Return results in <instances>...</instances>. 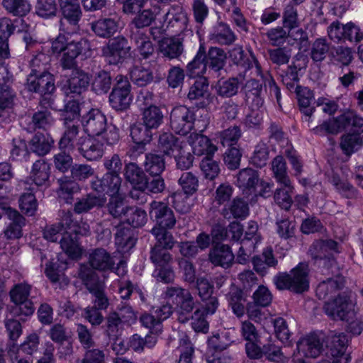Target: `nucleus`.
<instances>
[{
  "label": "nucleus",
  "instance_id": "3c124183",
  "mask_svg": "<svg viewBox=\"0 0 363 363\" xmlns=\"http://www.w3.org/2000/svg\"><path fill=\"white\" fill-rule=\"evenodd\" d=\"M229 57L234 65L243 69L238 74L240 79H245L246 72L250 69V56L245 52L242 47L236 45L230 50Z\"/></svg>",
  "mask_w": 363,
  "mask_h": 363
},
{
  "label": "nucleus",
  "instance_id": "79ce46f5",
  "mask_svg": "<svg viewBox=\"0 0 363 363\" xmlns=\"http://www.w3.org/2000/svg\"><path fill=\"white\" fill-rule=\"evenodd\" d=\"M245 101L248 104L253 107L259 108L264 104V99L262 97V85L259 81L251 79L245 84Z\"/></svg>",
  "mask_w": 363,
  "mask_h": 363
},
{
  "label": "nucleus",
  "instance_id": "4be33fe9",
  "mask_svg": "<svg viewBox=\"0 0 363 363\" xmlns=\"http://www.w3.org/2000/svg\"><path fill=\"white\" fill-rule=\"evenodd\" d=\"M208 82L206 78L200 77L190 86L187 97L190 101L201 100L197 106L206 108L214 99L208 91Z\"/></svg>",
  "mask_w": 363,
  "mask_h": 363
},
{
  "label": "nucleus",
  "instance_id": "09e8293b",
  "mask_svg": "<svg viewBox=\"0 0 363 363\" xmlns=\"http://www.w3.org/2000/svg\"><path fill=\"white\" fill-rule=\"evenodd\" d=\"M57 182L60 186L57 190L59 198L67 203H71L74 200V194L80 191L79 184L67 177L59 179Z\"/></svg>",
  "mask_w": 363,
  "mask_h": 363
},
{
  "label": "nucleus",
  "instance_id": "37998d69",
  "mask_svg": "<svg viewBox=\"0 0 363 363\" xmlns=\"http://www.w3.org/2000/svg\"><path fill=\"white\" fill-rule=\"evenodd\" d=\"M130 38L136 46V50L142 59L146 60L153 55L155 47L146 33L135 31L130 34Z\"/></svg>",
  "mask_w": 363,
  "mask_h": 363
},
{
  "label": "nucleus",
  "instance_id": "f8f14e48",
  "mask_svg": "<svg viewBox=\"0 0 363 363\" xmlns=\"http://www.w3.org/2000/svg\"><path fill=\"white\" fill-rule=\"evenodd\" d=\"M82 123L88 136L100 135L108 125L106 116L97 108H92L85 114Z\"/></svg>",
  "mask_w": 363,
  "mask_h": 363
},
{
  "label": "nucleus",
  "instance_id": "c85d7f7f",
  "mask_svg": "<svg viewBox=\"0 0 363 363\" xmlns=\"http://www.w3.org/2000/svg\"><path fill=\"white\" fill-rule=\"evenodd\" d=\"M208 259L215 266H220L227 269L233 263L235 256L228 245L218 244L209 251Z\"/></svg>",
  "mask_w": 363,
  "mask_h": 363
},
{
  "label": "nucleus",
  "instance_id": "b1692460",
  "mask_svg": "<svg viewBox=\"0 0 363 363\" xmlns=\"http://www.w3.org/2000/svg\"><path fill=\"white\" fill-rule=\"evenodd\" d=\"M298 353L306 357L316 358L323 351V344L319 335L311 333L300 339L296 344Z\"/></svg>",
  "mask_w": 363,
  "mask_h": 363
},
{
  "label": "nucleus",
  "instance_id": "0e129e2a",
  "mask_svg": "<svg viewBox=\"0 0 363 363\" xmlns=\"http://www.w3.org/2000/svg\"><path fill=\"white\" fill-rule=\"evenodd\" d=\"M234 340L229 331H223L213 335L208 340L209 347L215 351H223L227 349Z\"/></svg>",
  "mask_w": 363,
  "mask_h": 363
},
{
  "label": "nucleus",
  "instance_id": "4c0bfd02",
  "mask_svg": "<svg viewBox=\"0 0 363 363\" xmlns=\"http://www.w3.org/2000/svg\"><path fill=\"white\" fill-rule=\"evenodd\" d=\"M50 176V165L44 159L36 160L33 166L30 178L37 186H48Z\"/></svg>",
  "mask_w": 363,
  "mask_h": 363
},
{
  "label": "nucleus",
  "instance_id": "e2e57ef3",
  "mask_svg": "<svg viewBox=\"0 0 363 363\" xmlns=\"http://www.w3.org/2000/svg\"><path fill=\"white\" fill-rule=\"evenodd\" d=\"M6 332L9 337V344L15 347L16 342L23 333V328L20 320L15 318H6L4 320Z\"/></svg>",
  "mask_w": 363,
  "mask_h": 363
},
{
  "label": "nucleus",
  "instance_id": "a878e982",
  "mask_svg": "<svg viewBox=\"0 0 363 363\" xmlns=\"http://www.w3.org/2000/svg\"><path fill=\"white\" fill-rule=\"evenodd\" d=\"M250 213L248 202L242 198L235 197L220 210V215L227 220L245 219Z\"/></svg>",
  "mask_w": 363,
  "mask_h": 363
},
{
  "label": "nucleus",
  "instance_id": "6ab92c4d",
  "mask_svg": "<svg viewBox=\"0 0 363 363\" xmlns=\"http://www.w3.org/2000/svg\"><path fill=\"white\" fill-rule=\"evenodd\" d=\"M23 19H16L13 22L9 18H0V60L10 57L9 38L14 33L19 23L23 24Z\"/></svg>",
  "mask_w": 363,
  "mask_h": 363
},
{
  "label": "nucleus",
  "instance_id": "a18cd8bd",
  "mask_svg": "<svg viewBox=\"0 0 363 363\" xmlns=\"http://www.w3.org/2000/svg\"><path fill=\"white\" fill-rule=\"evenodd\" d=\"M281 186L277 188L274 193V199L275 203L282 209L289 211L293 204L294 187L291 182L288 183H279Z\"/></svg>",
  "mask_w": 363,
  "mask_h": 363
},
{
  "label": "nucleus",
  "instance_id": "680f3d73",
  "mask_svg": "<svg viewBox=\"0 0 363 363\" xmlns=\"http://www.w3.org/2000/svg\"><path fill=\"white\" fill-rule=\"evenodd\" d=\"M129 74L131 81L138 86H145L153 81L152 71L140 65H134Z\"/></svg>",
  "mask_w": 363,
  "mask_h": 363
},
{
  "label": "nucleus",
  "instance_id": "0eeeda50",
  "mask_svg": "<svg viewBox=\"0 0 363 363\" xmlns=\"http://www.w3.org/2000/svg\"><path fill=\"white\" fill-rule=\"evenodd\" d=\"M108 99L111 106L117 111H123L130 107L131 85L127 77L122 74L116 76Z\"/></svg>",
  "mask_w": 363,
  "mask_h": 363
},
{
  "label": "nucleus",
  "instance_id": "bf43d9fd",
  "mask_svg": "<svg viewBox=\"0 0 363 363\" xmlns=\"http://www.w3.org/2000/svg\"><path fill=\"white\" fill-rule=\"evenodd\" d=\"M287 165L285 159L281 155L276 156L271 162V170L276 182L279 183H288L291 182L287 171Z\"/></svg>",
  "mask_w": 363,
  "mask_h": 363
},
{
  "label": "nucleus",
  "instance_id": "c03bdc74",
  "mask_svg": "<svg viewBox=\"0 0 363 363\" xmlns=\"http://www.w3.org/2000/svg\"><path fill=\"white\" fill-rule=\"evenodd\" d=\"M79 235L65 231L60 241L62 250L72 259L80 257L82 255V248L77 237Z\"/></svg>",
  "mask_w": 363,
  "mask_h": 363
},
{
  "label": "nucleus",
  "instance_id": "ddd939ff",
  "mask_svg": "<svg viewBox=\"0 0 363 363\" xmlns=\"http://www.w3.org/2000/svg\"><path fill=\"white\" fill-rule=\"evenodd\" d=\"M89 42L85 38L69 42L67 50L62 52L60 63L63 69H75L77 67V57L89 48Z\"/></svg>",
  "mask_w": 363,
  "mask_h": 363
},
{
  "label": "nucleus",
  "instance_id": "ea45409f",
  "mask_svg": "<svg viewBox=\"0 0 363 363\" xmlns=\"http://www.w3.org/2000/svg\"><path fill=\"white\" fill-rule=\"evenodd\" d=\"M183 40L181 35L163 39L160 45L161 53L170 60L178 58L184 52Z\"/></svg>",
  "mask_w": 363,
  "mask_h": 363
},
{
  "label": "nucleus",
  "instance_id": "7c9ffc66",
  "mask_svg": "<svg viewBox=\"0 0 363 363\" xmlns=\"http://www.w3.org/2000/svg\"><path fill=\"white\" fill-rule=\"evenodd\" d=\"M295 93L300 111L304 115L303 120L308 123V126L310 127L311 117L315 110V108L311 106L312 102L314 101L313 92L307 87L296 86Z\"/></svg>",
  "mask_w": 363,
  "mask_h": 363
},
{
  "label": "nucleus",
  "instance_id": "39448f33",
  "mask_svg": "<svg viewBox=\"0 0 363 363\" xmlns=\"http://www.w3.org/2000/svg\"><path fill=\"white\" fill-rule=\"evenodd\" d=\"M79 277L93 296V306L100 310L107 309L109 300L105 294L104 286L99 281L96 273L87 266L82 265L79 271Z\"/></svg>",
  "mask_w": 363,
  "mask_h": 363
},
{
  "label": "nucleus",
  "instance_id": "c756f323",
  "mask_svg": "<svg viewBox=\"0 0 363 363\" xmlns=\"http://www.w3.org/2000/svg\"><path fill=\"white\" fill-rule=\"evenodd\" d=\"M260 182L258 172L252 168L242 169L238 174V186L247 194H257L256 186Z\"/></svg>",
  "mask_w": 363,
  "mask_h": 363
},
{
  "label": "nucleus",
  "instance_id": "2eb2a0df",
  "mask_svg": "<svg viewBox=\"0 0 363 363\" xmlns=\"http://www.w3.org/2000/svg\"><path fill=\"white\" fill-rule=\"evenodd\" d=\"M104 145L94 136L80 138L78 143V151L88 161H97L104 154Z\"/></svg>",
  "mask_w": 363,
  "mask_h": 363
},
{
  "label": "nucleus",
  "instance_id": "393cba45",
  "mask_svg": "<svg viewBox=\"0 0 363 363\" xmlns=\"http://www.w3.org/2000/svg\"><path fill=\"white\" fill-rule=\"evenodd\" d=\"M89 84V74L82 69H75L64 86L65 92L67 96L71 94L79 95L88 89Z\"/></svg>",
  "mask_w": 363,
  "mask_h": 363
},
{
  "label": "nucleus",
  "instance_id": "9b49d317",
  "mask_svg": "<svg viewBox=\"0 0 363 363\" xmlns=\"http://www.w3.org/2000/svg\"><path fill=\"white\" fill-rule=\"evenodd\" d=\"M26 88L30 92L38 93L47 100V95L55 90L54 76L50 73L39 74H29L27 78Z\"/></svg>",
  "mask_w": 363,
  "mask_h": 363
},
{
  "label": "nucleus",
  "instance_id": "f03ea898",
  "mask_svg": "<svg viewBox=\"0 0 363 363\" xmlns=\"http://www.w3.org/2000/svg\"><path fill=\"white\" fill-rule=\"evenodd\" d=\"M273 282L279 290H289L295 294H302L309 289L308 268L304 263H299L289 273L279 272Z\"/></svg>",
  "mask_w": 363,
  "mask_h": 363
},
{
  "label": "nucleus",
  "instance_id": "a211bd4d",
  "mask_svg": "<svg viewBox=\"0 0 363 363\" xmlns=\"http://www.w3.org/2000/svg\"><path fill=\"white\" fill-rule=\"evenodd\" d=\"M121 182V178L119 175L106 173L102 178H96L92 181L91 186L94 191L111 196L118 194Z\"/></svg>",
  "mask_w": 363,
  "mask_h": 363
},
{
  "label": "nucleus",
  "instance_id": "6e6552de",
  "mask_svg": "<svg viewBox=\"0 0 363 363\" xmlns=\"http://www.w3.org/2000/svg\"><path fill=\"white\" fill-rule=\"evenodd\" d=\"M130 52L131 46L128 39L122 35L110 39L101 48V55L109 65H112L122 64L130 57Z\"/></svg>",
  "mask_w": 363,
  "mask_h": 363
},
{
  "label": "nucleus",
  "instance_id": "473e14b6",
  "mask_svg": "<svg viewBox=\"0 0 363 363\" xmlns=\"http://www.w3.org/2000/svg\"><path fill=\"white\" fill-rule=\"evenodd\" d=\"M205 62L208 69L218 74L225 67L227 54L225 50L217 46H211L206 50L205 46Z\"/></svg>",
  "mask_w": 363,
  "mask_h": 363
},
{
  "label": "nucleus",
  "instance_id": "69168bd1",
  "mask_svg": "<svg viewBox=\"0 0 363 363\" xmlns=\"http://www.w3.org/2000/svg\"><path fill=\"white\" fill-rule=\"evenodd\" d=\"M108 213L114 218H121L128 213L129 206L125 205L123 200L115 195L111 196L106 205Z\"/></svg>",
  "mask_w": 363,
  "mask_h": 363
},
{
  "label": "nucleus",
  "instance_id": "72a5a7b5",
  "mask_svg": "<svg viewBox=\"0 0 363 363\" xmlns=\"http://www.w3.org/2000/svg\"><path fill=\"white\" fill-rule=\"evenodd\" d=\"M188 141L194 155L199 156L203 155H206V156L213 155L218 149L208 137L196 132L190 134Z\"/></svg>",
  "mask_w": 363,
  "mask_h": 363
},
{
  "label": "nucleus",
  "instance_id": "338daca9",
  "mask_svg": "<svg viewBox=\"0 0 363 363\" xmlns=\"http://www.w3.org/2000/svg\"><path fill=\"white\" fill-rule=\"evenodd\" d=\"M269 150L267 145L264 142L258 143L255 147L250 162L255 167L262 168L264 167L269 160Z\"/></svg>",
  "mask_w": 363,
  "mask_h": 363
},
{
  "label": "nucleus",
  "instance_id": "5701e85b",
  "mask_svg": "<svg viewBox=\"0 0 363 363\" xmlns=\"http://www.w3.org/2000/svg\"><path fill=\"white\" fill-rule=\"evenodd\" d=\"M334 277L321 281L316 287L315 293L319 299H325L341 289L345 284L344 277L339 274V267L331 269Z\"/></svg>",
  "mask_w": 363,
  "mask_h": 363
},
{
  "label": "nucleus",
  "instance_id": "4d7b16f0",
  "mask_svg": "<svg viewBox=\"0 0 363 363\" xmlns=\"http://www.w3.org/2000/svg\"><path fill=\"white\" fill-rule=\"evenodd\" d=\"M145 172L152 176H160L165 169L163 156L155 153H147L143 163Z\"/></svg>",
  "mask_w": 363,
  "mask_h": 363
},
{
  "label": "nucleus",
  "instance_id": "7ed1b4c3",
  "mask_svg": "<svg viewBox=\"0 0 363 363\" xmlns=\"http://www.w3.org/2000/svg\"><path fill=\"white\" fill-rule=\"evenodd\" d=\"M347 128H351L354 133H363V118L354 111H347L313 128L312 132L315 135H324L337 134Z\"/></svg>",
  "mask_w": 363,
  "mask_h": 363
},
{
  "label": "nucleus",
  "instance_id": "f704fd0d",
  "mask_svg": "<svg viewBox=\"0 0 363 363\" xmlns=\"http://www.w3.org/2000/svg\"><path fill=\"white\" fill-rule=\"evenodd\" d=\"M60 221L57 225L62 231L67 230L74 234L87 235L89 233V226L85 223H79L72 218V213L70 211H60L59 213Z\"/></svg>",
  "mask_w": 363,
  "mask_h": 363
},
{
  "label": "nucleus",
  "instance_id": "052dcab7",
  "mask_svg": "<svg viewBox=\"0 0 363 363\" xmlns=\"http://www.w3.org/2000/svg\"><path fill=\"white\" fill-rule=\"evenodd\" d=\"M1 4L8 13L15 16H25L31 9L28 0H2Z\"/></svg>",
  "mask_w": 363,
  "mask_h": 363
},
{
  "label": "nucleus",
  "instance_id": "4468645a",
  "mask_svg": "<svg viewBox=\"0 0 363 363\" xmlns=\"http://www.w3.org/2000/svg\"><path fill=\"white\" fill-rule=\"evenodd\" d=\"M13 75L4 66H0V108H10L13 106L16 93L11 86Z\"/></svg>",
  "mask_w": 363,
  "mask_h": 363
},
{
  "label": "nucleus",
  "instance_id": "1a4fd4ad",
  "mask_svg": "<svg viewBox=\"0 0 363 363\" xmlns=\"http://www.w3.org/2000/svg\"><path fill=\"white\" fill-rule=\"evenodd\" d=\"M194 111L186 106L174 107L170 113V126L177 134L187 135L194 128Z\"/></svg>",
  "mask_w": 363,
  "mask_h": 363
},
{
  "label": "nucleus",
  "instance_id": "8fccbe9b",
  "mask_svg": "<svg viewBox=\"0 0 363 363\" xmlns=\"http://www.w3.org/2000/svg\"><path fill=\"white\" fill-rule=\"evenodd\" d=\"M118 24L114 18L99 19L91 24L94 33L101 38H109L118 30Z\"/></svg>",
  "mask_w": 363,
  "mask_h": 363
},
{
  "label": "nucleus",
  "instance_id": "5fc2aeb1",
  "mask_svg": "<svg viewBox=\"0 0 363 363\" xmlns=\"http://www.w3.org/2000/svg\"><path fill=\"white\" fill-rule=\"evenodd\" d=\"M142 111L143 124L151 129H157L163 123L164 114L157 106H150Z\"/></svg>",
  "mask_w": 363,
  "mask_h": 363
},
{
  "label": "nucleus",
  "instance_id": "49530a36",
  "mask_svg": "<svg viewBox=\"0 0 363 363\" xmlns=\"http://www.w3.org/2000/svg\"><path fill=\"white\" fill-rule=\"evenodd\" d=\"M158 149L167 156H174L182 147L179 139L171 133H163L159 136Z\"/></svg>",
  "mask_w": 363,
  "mask_h": 363
},
{
  "label": "nucleus",
  "instance_id": "774afa93",
  "mask_svg": "<svg viewBox=\"0 0 363 363\" xmlns=\"http://www.w3.org/2000/svg\"><path fill=\"white\" fill-rule=\"evenodd\" d=\"M178 183L184 193L187 196L193 195L198 190V178L191 172H183L179 179Z\"/></svg>",
  "mask_w": 363,
  "mask_h": 363
},
{
  "label": "nucleus",
  "instance_id": "bb28decb",
  "mask_svg": "<svg viewBox=\"0 0 363 363\" xmlns=\"http://www.w3.org/2000/svg\"><path fill=\"white\" fill-rule=\"evenodd\" d=\"M89 263L94 269L106 272L113 269L115 261L111 254L105 249L99 247L93 250L89 255Z\"/></svg>",
  "mask_w": 363,
  "mask_h": 363
},
{
  "label": "nucleus",
  "instance_id": "aec40b11",
  "mask_svg": "<svg viewBox=\"0 0 363 363\" xmlns=\"http://www.w3.org/2000/svg\"><path fill=\"white\" fill-rule=\"evenodd\" d=\"M63 124L65 130L59 142L60 149L69 152L73 151L76 147L78 149V143L81 138L79 136V122L67 120V121H64Z\"/></svg>",
  "mask_w": 363,
  "mask_h": 363
},
{
  "label": "nucleus",
  "instance_id": "f257e3e1",
  "mask_svg": "<svg viewBox=\"0 0 363 363\" xmlns=\"http://www.w3.org/2000/svg\"><path fill=\"white\" fill-rule=\"evenodd\" d=\"M149 216L155 223L151 233L157 241L163 243L166 247L172 248L175 241L169 230L174 228L177 223L173 210L167 203L153 201L150 204Z\"/></svg>",
  "mask_w": 363,
  "mask_h": 363
},
{
  "label": "nucleus",
  "instance_id": "864d4df0",
  "mask_svg": "<svg viewBox=\"0 0 363 363\" xmlns=\"http://www.w3.org/2000/svg\"><path fill=\"white\" fill-rule=\"evenodd\" d=\"M54 143L53 139L48 134L36 133L30 141V147L33 152L39 156L47 155Z\"/></svg>",
  "mask_w": 363,
  "mask_h": 363
},
{
  "label": "nucleus",
  "instance_id": "cd10ccee",
  "mask_svg": "<svg viewBox=\"0 0 363 363\" xmlns=\"http://www.w3.org/2000/svg\"><path fill=\"white\" fill-rule=\"evenodd\" d=\"M160 11V7L156 5L151 9L140 10L129 24L130 33H133L135 31L145 33L143 29L149 27L155 21Z\"/></svg>",
  "mask_w": 363,
  "mask_h": 363
},
{
  "label": "nucleus",
  "instance_id": "412c9836",
  "mask_svg": "<svg viewBox=\"0 0 363 363\" xmlns=\"http://www.w3.org/2000/svg\"><path fill=\"white\" fill-rule=\"evenodd\" d=\"M55 119L51 112L46 108L35 111L28 122L25 121L21 125L29 133L37 130H48L54 124Z\"/></svg>",
  "mask_w": 363,
  "mask_h": 363
},
{
  "label": "nucleus",
  "instance_id": "6e6d98bb",
  "mask_svg": "<svg viewBox=\"0 0 363 363\" xmlns=\"http://www.w3.org/2000/svg\"><path fill=\"white\" fill-rule=\"evenodd\" d=\"M112 85L111 73L106 70H100L94 74L91 83V89L96 94H104L108 92Z\"/></svg>",
  "mask_w": 363,
  "mask_h": 363
},
{
  "label": "nucleus",
  "instance_id": "e433bc0d",
  "mask_svg": "<svg viewBox=\"0 0 363 363\" xmlns=\"http://www.w3.org/2000/svg\"><path fill=\"white\" fill-rule=\"evenodd\" d=\"M208 38L213 43L221 45H232L237 39L230 26L223 22L218 23L209 33Z\"/></svg>",
  "mask_w": 363,
  "mask_h": 363
},
{
  "label": "nucleus",
  "instance_id": "a19ab883",
  "mask_svg": "<svg viewBox=\"0 0 363 363\" xmlns=\"http://www.w3.org/2000/svg\"><path fill=\"white\" fill-rule=\"evenodd\" d=\"M252 262L254 269L262 276L267 273L269 267H274L278 264L271 247L264 248L262 255L254 256Z\"/></svg>",
  "mask_w": 363,
  "mask_h": 363
},
{
  "label": "nucleus",
  "instance_id": "dca6fc26",
  "mask_svg": "<svg viewBox=\"0 0 363 363\" xmlns=\"http://www.w3.org/2000/svg\"><path fill=\"white\" fill-rule=\"evenodd\" d=\"M323 308L325 313L334 320L348 321L352 313L350 299L346 296L339 295L335 299L325 302Z\"/></svg>",
  "mask_w": 363,
  "mask_h": 363
},
{
  "label": "nucleus",
  "instance_id": "c9c22d12",
  "mask_svg": "<svg viewBox=\"0 0 363 363\" xmlns=\"http://www.w3.org/2000/svg\"><path fill=\"white\" fill-rule=\"evenodd\" d=\"M205 57V43L201 42L196 55L186 67L187 76L194 78L206 73L208 67L206 65Z\"/></svg>",
  "mask_w": 363,
  "mask_h": 363
},
{
  "label": "nucleus",
  "instance_id": "2f4dec72",
  "mask_svg": "<svg viewBox=\"0 0 363 363\" xmlns=\"http://www.w3.org/2000/svg\"><path fill=\"white\" fill-rule=\"evenodd\" d=\"M136 242L135 231L133 228L120 224L116 227L115 244L118 251L127 252L132 249Z\"/></svg>",
  "mask_w": 363,
  "mask_h": 363
},
{
  "label": "nucleus",
  "instance_id": "de8ad7c7",
  "mask_svg": "<svg viewBox=\"0 0 363 363\" xmlns=\"http://www.w3.org/2000/svg\"><path fill=\"white\" fill-rule=\"evenodd\" d=\"M106 201L104 196H96L89 194L79 199L74 204V211L77 213H86L94 207H101Z\"/></svg>",
  "mask_w": 363,
  "mask_h": 363
},
{
  "label": "nucleus",
  "instance_id": "13d9d810",
  "mask_svg": "<svg viewBox=\"0 0 363 363\" xmlns=\"http://www.w3.org/2000/svg\"><path fill=\"white\" fill-rule=\"evenodd\" d=\"M172 248L166 247L163 243L157 241L151 249L150 259L156 267L168 266L172 260V255L167 251Z\"/></svg>",
  "mask_w": 363,
  "mask_h": 363
},
{
  "label": "nucleus",
  "instance_id": "58836bf2",
  "mask_svg": "<svg viewBox=\"0 0 363 363\" xmlns=\"http://www.w3.org/2000/svg\"><path fill=\"white\" fill-rule=\"evenodd\" d=\"M244 80L240 79L239 74L237 77L220 79L215 86L216 94L223 98L233 97L238 94Z\"/></svg>",
  "mask_w": 363,
  "mask_h": 363
},
{
  "label": "nucleus",
  "instance_id": "423d86ee",
  "mask_svg": "<svg viewBox=\"0 0 363 363\" xmlns=\"http://www.w3.org/2000/svg\"><path fill=\"white\" fill-rule=\"evenodd\" d=\"M62 18L60 21V31L72 34L79 30V22L82 16L79 0H58Z\"/></svg>",
  "mask_w": 363,
  "mask_h": 363
},
{
  "label": "nucleus",
  "instance_id": "9d476101",
  "mask_svg": "<svg viewBox=\"0 0 363 363\" xmlns=\"http://www.w3.org/2000/svg\"><path fill=\"white\" fill-rule=\"evenodd\" d=\"M334 252H339V246L331 239L315 240L308 250V254L314 260L328 259L331 269L337 267L336 261L332 257Z\"/></svg>",
  "mask_w": 363,
  "mask_h": 363
},
{
  "label": "nucleus",
  "instance_id": "603ef678",
  "mask_svg": "<svg viewBox=\"0 0 363 363\" xmlns=\"http://www.w3.org/2000/svg\"><path fill=\"white\" fill-rule=\"evenodd\" d=\"M146 177L144 171L136 163L129 162L125 165V179L130 183L133 187L140 189V186H143Z\"/></svg>",
  "mask_w": 363,
  "mask_h": 363
},
{
  "label": "nucleus",
  "instance_id": "20e7f679",
  "mask_svg": "<svg viewBox=\"0 0 363 363\" xmlns=\"http://www.w3.org/2000/svg\"><path fill=\"white\" fill-rule=\"evenodd\" d=\"M32 286L26 283L15 284L9 292L11 301L14 304L11 312L16 317L25 320L27 317L31 316L35 312V306L29 298Z\"/></svg>",
  "mask_w": 363,
  "mask_h": 363
},
{
  "label": "nucleus",
  "instance_id": "f3484780",
  "mask_svg": "<svg viewBox=\"0 0 363 363\" xmlns=\"http://www.w3.org/2000/svg\"><path fill=\"white\" fill-rule=\"evenodd\" d=\"M4 216L9 220L4 230L7 240L19 239L23 236L22 228L26 225V218L16 210L10 207L4 209Z\"/></svg>",
  "mask_w": 363,
  "mask_h": 363
}]
</instances>
